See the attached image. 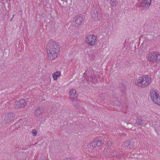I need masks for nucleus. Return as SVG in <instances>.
<instances>
[{
    "instance_id": "nucleus-1",
    "label": "nucleus",
    "mask_w": 160,
    "mask_h": 160,
    "mask_svg": "<svg viewBox=\"0 0 160 160\" xmlns=\"http://www.w3.org/2000/svg\"><path fill=\"white\" fill-rule=\"evenodd\" d=\"M48 59L52 60L57 57L59 51L60 46L56 42L51 40L48 41L46 46Z\"/></svg>"
},
{
    "instance_id": "nucleus-2",
    "label": "nucleus",
    "mask_w": 160,
    "mask_h": 160,
    "mask_svg": "<svg viewBox=\"0 0 160 160\" xmlns=\"http://www.w3.org/2000/svg\"><path fill=\"white\" fill-rule=\"evenodd\" d=\"M85 41L89 45L93 46L97 44V36L93 34L88 35L86 37Z\"/></svg>"
},
{
    "instance_id": "nucleus-3",
    "label": "nucleus",
    "mask_w": 160,
    "mask_h": 160,
    "mask_svg": "<svg viewBox=\"0 0 160 160\" xmlns=\"http://www.w3.org/2000/svg\"><path fill=\"white\" fill-rule=\"evenodd\" d=\"M160 58V55L154 52H151L147 56V59L151 61L157 62Z\"/></svg>"
},
{
    "instance_id": "nucleus-4",
    "label": "nucleus",
    "mask_w": 160,
    "mask_h": 160,
    "mask_svg": "<svg viewBox=\"0 0 160 160\" xmlns=\"http://www.w3.org/2000/svg\"><path fill=\"white\" fill-rule=\"evenodd\" d=\"M150 95L151 99L153 102H158L157 99L160 96L157 90L152 89L150 90Z\"/></svg>"
},
{
    "instance_id": "nucleus-5",
    "label": "nucleus",
    "mask_w": 160,
    "mask_h": 160,
    "mask_svg": "<svg viewBox=\"0 0 160 160\" xmlns=\"http://www.w3.org/2000/svg\"><path fill=\"white\" fill-rule=\"evenodd\" d=\"M15 116V114L12 112H9L5 116L4 120V123H7L11 122L14 120Z\"/></svg>"
},
{
    "instance_id": "nucleus-6",
    "label": "nucleus",
    "mask_w": 160,
    "mask_h": 160,
    "mask_svg": "<svg viewBox=\"0 0 160 160\" xmlns=\"http://www.w3.org/2000/svg\"><path fill=\"white\" fill-rule=\"evenodd\" d=\"M135 84L139 87H144L151 83V81H134Z\"/></svg>"
},
{
    "instance_id": "nucleus-7",
    "label": "nucleus",
    "mask_w": 160,
    "mask_h": 160,
    "mask_svg": "<svg viewBox=\"0 0 160 160\" xmlns=\"http://www.w3.org/2000/svg\"><path fill=\"white\" fill-rule=\"evenodd\" d=\"M27 124V122L25 118L20 119L15 125V128L17 130H20L22 127Z\"/></svg>"
},
{
    "instance_id": "nucleus-8",
    "label": "nucleus",
    "mask_w": 160,
    "mask_h": 160,
    "mask_svg": "<svg viewBox=\"0 0 160 160\" xmlns=\"http://www.w3.org/2000/svg\"><path fill=\"white\" fill-rule=\"evenodd\" d=\"M92 18L95 21H99L101 18V13L99 11H94L92 12Z\"/></svg>"
},
{
    "instance_id": "nucleus-9",
    "label": "nucleus",
    "mask_w": 160,
    "mask_h": 160,
    "mask_svg": "<svg viewBox=\"0 0 160 160\" xmlns=\"http://www.w3.org/2000/svg\"><path fill=\"white\" fill-rule=\"evenodd\" d=\"M76 93V90L74 89H72L70 90L69 92L70 98L71 100L74 99V100H75L76 98H77L78 95Z\"/></svg>"
},
{
    "instance_id": "nucleus-10",
    "label": "nucleus",
    "mask_w": 160,
    "mask_h": 160,
    "mask_svg": "<svg viewBox=\"0 0 160 160\" xmlns=\"http://www.w3.org/2000/svg\"><path fill=\"white\" fill-rule=\"evenodd\" d=\"M44 111V109L42 108L39 107L37 108L34 112V113L37 116H39L42 114Z\"/></svg>"
},
{
    "instance_id": "nucleus-11",
    "label": "nucleus",
    "mask_w": 160,
    "mask_h": 160,
    "mask_svg": "<svg viewBox=\"0 0 160 160\" xmlns=\"http://www.w3.org/2000/svg\"><path fill=\"white\" fill-rule=\"evenodd\" d=\"M139 9L141 10H144L148 9L149 7L145 3L143 2L142 1L140 3L139 6Z\"/></svg>"
},
{
    "instance_id": "nucleus-12",
    "label": "nucleus",
    "mask_w": 160,
    "mask_h": 160,
    "mask_svg": "<svg viewBox=\"0 0 160 160\" xmlns=\"http://www.w3.org/2000/svg\"><path fill=\"white\" fill-rule=\"evenodd\" d=\"M102 144V141L101 140H95L91 143V145L93 148H96L97 146L100 147Z\"/></svg>"
},
{
    "instance_id": "nucleus-13",
    "label": "nucleus",
    "mask_w": 160,
    "mask_h": 160,
    "mask_svg": "<svg viewBox=\"0 0 160 160\" xmlns=\"http://www.w3.org/2000/svg\"><path fill=\"white\" fill-rule=\"evenodd\" d=\"M73 22H75V26L77 27L80 25V16H76L74 19Z\"/></svg>"
},
{
    "instance_id": "nucleus-14",
    "label": "nucleus",
    "mask_w": 160,
    "mask_h": 160,
    "mask_svg": "<svg viewBox=\"0 0 160 160\" xmlns=\"http://www.w3.org/2000/svg\"><path fill=\"white\" fill-rule=\"evenodd\" d=\"M72 103L74 105L77 107V108H78L80 106V104L79 103V101L77 100V98L74 100V99L71 100Z\"/></svg>"
},
{
    "instance_id": "nucleus-15",
    "label": "nucleus",
    "mask_w": 160,
    "mask_h": 160,
    "mask_svg": "<svg viewBox=\"0 0 160 160\" xmlns=\"http://www.w3.org/2000/svg\"><path fill=\"white\" fill-rule=\"evenodd\" d=\"M61 72L60 71H57L53 73L52 76L54 80L57 79V78L61 75Z\"/></svg>"
},
{
    "instance_id": "nucleus-16",
    "label": "nucleus",
    "mask_w": 160,
    "mask_h": 160,
    "mask_svg": "<svg viewBox=\"0 0 160 160\" xmlns=\"http://www.w3.org/2000/svg\"><path fill=\"white\" fill-rule=\"evenodd\" d=\"M141 80H148L152 79L151 76L150 75H144L141 77Z\"/></svg>"
},
{
    "instance_id": "nucleus-17",
    "label": "nucleus",
    "mask_w": 160,
    "mask_h": 160,
    "mask_svg": "<svg viewBox=\"0 0 160 160\" xmlns=\"http://www.w3.org/2000/svg\"><path fill=\"white\" fill-rule=\"evenodd\" d=\"M19 101L21 108H23L26 106L27 103L23 99H21Z\"/></svg>"
},
{
    "instance_id": "nucleus-18",
    "label": "nucleus",
    "mask_w": 160,
    "mask_h": 160,
    "mask_svg": "<svg viewBox=\"0 0 160 160\" xmlns=\"http://www.w3.org/2000/svg\"><path fill=\"white\" fill-rule=\"evenodd\" d=\"M14 105L16 108H21L19 101H16L14 102Z\"/></svg>"
},
{
    "instance_id": "nucleus-19",
    "label": "nucleus",
    "mask_w": 160,
    "mask_h": 160,
    "mask_svg": "<svg viewBox=\"0 0 160 160\" xmlns=\"http://www.w3.org/2000/svg\"><path fill=\"white\" fill-rule=\"evenodd\" d=\"M142 1L143 2L145 3L149 7L150 6L151 3V0H142Z\"/></svg>"
},
{
    "instance_id": "nucleus-20",
    "label": "nucleus",
    "mask_w": 160,
    "mask_h": 160,
    "mask_svg": "<svg viewBox=\"0 0 160 160\" xmlns=\"http://www.w3.org/2000/svg\"><path fill=\"white\" fill-rule=\"evenodd\" d=\"M142 121V120L140 119H138L136 120V122L138 125H142L143 124Z\"/></svg>"
},
{
    "instance_id": "nucleus-21",
    "label": "nucleus",
    "mask_w": 160,
    "mask_h": 160,
    "mask_svg": "<svg viewBox=\"0 0 160 160\" xmlns=\"http://www.w3.org/2000/svg\"><path fill=\"white\" fill-rule=\"evenodd\" d=\"M134 147V143L132 142H130V143H129L128 147H129L130 148H132Z\"/></svg>"
},
{
    "instance_id": "nucleus-22",
    "label": "nucleus",
    "mask_w": 160,
    "mask_h": 160,
    "mask_svg": "<svg viewBox=\"0 0 160 160\" xmlns=\"http://www.w3.org/2000/svg\"><path fill=\"white\" fill-rule=\"evenodd\" d=\"M129 143H130V142L129 141H126L123 144V146L124 147H128Z\"/></svg>"
},
{
    "instance_id": "nucleus-23",
    "label": "nucleus",
    "mask_w": 160,
    "mask_h": 160,
    "mask_svg": "<svg viewBox=\"0 0 160 160\" xmlns=\"http://www.w3.org/2000/svg\"><path fill=\"white\" fill-rule=\"evenodd\" d=\"M94 56V53H91L89 55V59L92 60H93V57Z\"/></svg>"
},
{
    "instance_id": "nucleus-24",
    "label": "nucleus",
    "mask_w": 160,
    "mask_h": 160,
    "mask_svg": "<svg viewBox=\"0 0 160 160\" xmlns=\"http://www.w3.org/2000/svg\"><path fill=\"white\" fill-rule=\"evenodd\" d=\"M157 101L158 102H154L156 104L160 105V96H159V97H158V98H157Z\"/></svg>"
},
{
    "instance_id": "nucleus-25",
    "label": "nucleus",
    "mask_w": 160,
    "mask_h": 160,
    "mask_svg": "<svg viewBox=\"0 0 160 160\" xmlns=\"http://www.w3.org/2000/svg\"><path fill=\"white\" fill-rule=\"evenodd\" d=\"M110 4L111 6H115L116 5V2L114 1H111Z\"/></svg>"
},
{
    "instance_id": "nucleus-26",
    "label": "nucleus",
    "mask_w": 160,
    "mask_h": 160,
    "mask_svg": "<svg viewBox=\"0 0 160 160\" xmlns=\"http://www.w3.org/2000/svg\"><path fill=\"white\" fill-rule=\"evenodd\" d=\"M32 133L34 136H35L37 134V131L36 129H33L32 131Z\"/></svg>"
},
{
    "instance_id": "nucleus-27",
    "label": "nucleus",
    "mask_w": 160,
    "mask_h": 160,
    "mask_svg": "<svg viewBox=\"0 0 160 160\" xmlns=\"http://www.w3.org/2000/svg\"><path fill=\"white\" fill-rule=\"evenodd\" d=\"M61 0L63 2V4H64L65 5H67L68 2V1H69V0Z\"/></svg>"
},
{
    "instance_id": "nucleus-28",
    "label": "nucleus",
    "mask_w": 160,
    "mask_h": 160,
    "mask_svg": "<svg viewBox=\"0 0 160 160\" xmlns=\"http://www.w3.org/2000/svg\"><path fill=\"white\" fill-rule=\"evenodd\" d=\"M112 144V143L110 141H108L107 142V145L109 146H110Z\"/></svg>"
},
{
    "instance_id": "nucleus-29",
    "label": "nucleus",
    "mask_w": 160,
    "mask_h": 160,
    "mask_svg": "<svg viewBox=\"0 0 160 160\" xmlns=\"http://www.w3.org/2000/svg\"><path fill=\"white\" fill-rule=\"evenodd\" d=\"M63 160H71V159L70 158H65Z\"/></svg>"
},
{
    "instance_id": "nucleus-30",
    "label": "nucleus",
    "mask_w": 160,
    "mask_h": 160,
    "mask_svg": "<svg viewBox=\"0 0 160 160\" xmlns=\"http://www.w3.org/2000/svg\"><path fill=\"white\" fill-rule=\"evenodd\" d=\"M48 79L49 80V79H50V78H49V77H48Z\"/></svg>"
},
{
    "instance_id": "nucleus-31",
    "label": "nucleus",
    "mask_w": 160,
    "mask_h": 160,
    "mask_svg": "<svg viewBox=\"0 0 160 160\" xmlns=\"http://www.w3.org/2000/svg\"><path fill=\"white\" fill-rule=\"evenodd\" d=\"M13 16L12 17V18H14V15H13Z\"/></svg>"
},
{
    "instance_id": "nucleus-32",
    "label": "nucleus",
    "mask_w": 160,
    "mask_h": 160,
    "mask_svg": "<svg viewBox=\"0 0 160 160\" xmlns=\"http://www.w3.org/2000/svg\"><path fill=\"white\" fill-rule=\"evenodd\" d=\"M12 18H11V21H12Z\"/></svg>"
}]
</instances>
